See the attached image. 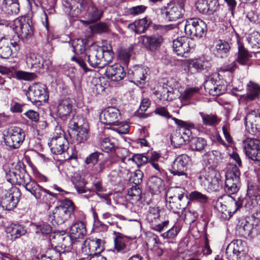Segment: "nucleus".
Instances as JSON below:
<instances>
[{
    "label": "nucleus",
    "mask_w": 260,
    "mask_h": 260,
    "mask_svg": "<svg viewBox=\"0 0 260 260\" xmlns=\"http://www.w3.org/2000/svg\"><path fill=\"white\" fill-rule=\"evenodd\" d=\"M12 174L14 175L13 178H9L8 174H7V180L13 183L16 182L19 185H22L39 202L50 205L55 201V194L43 188L35 181L32 180L30 176L24 169L16 170L15 172L11 173Z\"/></svg>",
    "instance_id": "obj_1"
},
{
    "label": "nucleus",
    "mask_w": 260,
    "mask_h": 260,
    "mask_svg": "<svg viewBox=\"0 0 260 260\" xmlns=\"http://www.w3.org/2000/svg\"><path fill=\"white\" fill-rule=\"evenodd\" d=\"M120 117L119 110L114 107L107 108L102 112L100 116L102 123L110 125L111 129L120 134H126L128 132L129 126L125 122L119 121Z\"/></svg>",
    "instance_id": "obj_2"
},
{
    "label": "nucleus",
    "mask_w": 260,
    "mask_h": 260,
    "mask_svg": "<svg viewBox=\"0 0 260 260\" xmlns=\"http://www.w3.org/2000/svg\"><path fill=\"white\" fill-rule=\"evenodd\" d=\"M75 205L73 202L64 199L60 202L59 206L56 207L49 214V220L53 224H61L66 222L73 214Z\"/></svg>",
    "instance_id": "obj_3"
},
{
    "label": "nucleus",
    "mask_w": 260,
    "mask_h": 260,
    "mask_svg": "<svg viewBox=\"0 0 260 260\" xmlns=\"http://www.w3.org/2000/svg\"><path fill=\"white\" fill-rule=\"evenodd\" d=\"M172 119L180 127L176 129L171 136V141L174 147L178 148L190 140L191 132L190 128L193 127L194 125L191 122L183 121L176 118Z\"/></svg>",
    "instance_id": "obj_4"
},
{
    "label": "nucleus",
    "mask_w": 260,
    "mask_h": 260,
    "mask_svg": "<svg viewBox=\"0 0 260 260\" xmlns=\"http://www.w3.org/2000/svg\"><path fill=\"white\" fill-rule=\"evenodd\" d=\"M201 185L208 191H216L222 185L220 173L209 168L201 173L199 177Z\"/></svg>",
    "instance_id": "obj_5"
},
{
    "label": "nucleus",
    "mask_w": 260,
    "mask_h": 260,
    "mask_svg": "<svg viewBox=\"0 0 260 260\" xmlns=\"http://www.w3.org/2000/svg\"><path fill=\"white\" fill-rule=\"evenodd\" d=\"M21 192L17 187H12L9 189H0V206L4 210H12L18 204Z\"/></svg>",
    "instance_id": "obj_6"
},
{
    "label": "nucleus",
    "mask_w": 260,
    "mask_h": 260,
    "mask_svg": "<svg viewBox=\"0 0 260 260\" xmlns=\"http://www.w3.org/2000/svg\"><path fill=\"white\" fill-rule=\"evenodd\" d=\"M245 242L236 240L231 242L221 255H217L214 260H239L245 254Z\"/></svg>",
    "instance_id": "obj_7"
},
{
    "label": "nucleus",
    "mask_w": 260,
    "mask_h": 260,
    "mask_svg": "<svg viewBox=\"0 0 260 260\" xmlns=\"http://www.w3.org/2000/svg\"><path fill=\"white\" fill-rule=\"evenodd\" d=\"M160 211L158 206H150L145 214V219L151 225L152 229L159 232L167 227L169 223L168 218H163L160 215Z\"/></svg>",
    "instance_id": "obj_8"
},
{
    "label": "nucleus",
    "mask_w": 260,
    "mask_h": 260,
    "mask_svg": "<svg viewBox=\"0 0 260 260\" xmlns=\"http://www.w3.org/2000/svg\"><path fill=\"white\" fill-rule=\"evenodd\" d=\"M240 172L236 165L228 168L225 175L224 190L229 194H234L239 190L240 187Z\"/></svg>",
    "instance_id": "obj_9"
},
{
    "label": "nucleus",
    "mask_w": 260,
    "mask_h": 260,
    "mask_svg": "<svg viewBox=\"0 0 260 260\" xmlns=\"http://www.w3.org/2000/svg\"><path fill=\"white\" fill-rule=\"evenodd\" d=\"M69 127L78 143H83L87 140L88 125L86 122H84L82 118L78 119L77 117H73L69 122Z\"/></svg>",
    "instance_id": "obj_10"
},
{
    "label": "nucleus",
    "mask_w": 260,
    "mask_h": 260,
    "mask_svg": "<svg viewBox=\"0 0 260 260\" xmlns=\"http://www.w3.org/2000/svg\"><path fill=\"white\" fill-rule=\"evenodd\" d=\"M256 185L248 184L247 191L245 196V207L249 210H254L256 216L260 219V194Z\"/></svg>",
    "instance_id": "obj_11"
},
{
    "label": "nucleus",
    "mask_w": 260,
    "mask_h": 260,
    "mask_svg": "<svg viewBox=\"0 0 260 260\" xmlns=\"http://www.w3.org/2000/svg\"><path fill=\"white\" fill-rule=\"evenodd\" d=\"M25 135L24 131L19 127L12 126L8 128L5 136L6 145L12 149H17L22 144Z\"/></svg>",
    "instance_id": "obj_12"
},
{
    "label": "nucleus",
    "mask_w": 260,
    "mask_h": 260,
    "mask_svg": "<svg viewBox=\"0 0 260 260\" xmlns=\"http://www.w3.org/2000/svg\"><path fill=\"white\" fill-rule=\"evenodd\" d=\"M53 239L54 240L52 241V244L56 245L54 249L59 255L70 252L73 244L79 245V244L75 242V240L73 239L70 235H64L56 233L53 236Z\"/></svg>",
    "instance_id": "obj_13"
},
{
    "label": "nucleus",
    "mask_w": 260,
    "mask_h": 260,
    "mask_svg": "<svg viewBox=\"0 0 260 260\" xmlns=\"http://www.w3.org/2000/svg\"><path fill=\"white\" fill-rule=\"evenodd\" d=\"M26 95L32 103L46 102L49 98L46 86L41 83H34L30 86Z\"/></svg>",
    "instance_id": "obj_14"
},
{
    "label": "nucleus",
    "mask_w": 260,
    "mask_h": 260,
    "mask_svg": "<svg viewBox=\"0 0 260 260\" xmlns=\"http://www.w3.org/2000/svg\"><path fill=\"white\" fill-rule=\"evenodd\" d=\"M184 30L186 35L191 38H200L205 34L206 30V25L201 19H190L186 21Z\"/></svg>",
    "instance_id": "obj_15"
},
{
    "label": "nucleus",
    "mask_w": 260,
    "mask_h": 260,
    "mask_svg": "<svg viewBox=\"0 0 260 260\" xmlns=\"http://www.w3.org/2000/svg\"><path fill=\"white\" fill-rule=\"evenodd\" d=\"M51 152L54 154H61L69 148V143L63 132H56L48 142Z\"/></svg>",
    "instance_id": "obj_16"
},
{
    "label": "nucleus",
    "mask_w": 260,
    "mask_h": 260,
    "mask_svg": "<svg viewBox=\"0 0 260 260\" xmlns=\"http://www.w3.org/2000/svg\"><path fill=\"white\" fill-rule=\"evenodd\" d=\"M82 252L85 255H91L101 253L104 250V242L101 239L90 237L80 245Z\"/></svg>",
    "instance_id": "obj_17"
},
{
    "label": "nucleus",
    "mask_w": 260,
    "mask_h": 260,
    "mask_svg": "<svg viewBox=\"0 0 260 260\" xmlns=\"http://www.w3.org/2000/svg\"><path fill=\"white\" fill-rule=\"evenodd\" d=\"M14 29L18 37L21 38H28L32 36L34 29L32 21L27 17H20L14 20Z\"/></svg>",
    "instance_id": "obj_18"
},
{
    "label": "nucleus",
    "mask_w": 260,
    "mask_h": 260,
    "mask_svg": "<svg viewBox=\"0 0 260 260\" xmlns=\"http://www.w3.org/2000/svg\"><path fill=\"white\" fill-rule=\"evenodd\" d=\"M184 12V5L182 3L169 4L160 9L161 14L170 21H176L181 18Z\"/></svg>",
    "instance_id": "obj_19"
},
{
    "label": "nucleus",
    "mask_w": 260,
    "mask_h": 260,
    "mask_svg": "<svg viewBox=\"0 0 260 260\" xmlns=\"http://www.w3.org/2000/svg\"><path fill=\"white\" fill-rule=\"evenodd\" d=\"M243 143L246 155L254 161L260 162V140L248 138Z\"/></svg>",
    "instance_id": "obj_20"
},
{
    "label": "nucleus",
    "mask_w": 260,
    "mask_h": 260,
    "mask_svg": "<svg viewBox=\"0 0 260 260\" xmlns=\"http://www.w3.org/2000/svg\"><path fill=\"white\" fill-rule=\"evenodd\" d=\"M218 75L215 74L209 77L204 83V88L207 92L213 96H217L223 93L226 90V85L222 81L217 80Z\"/></svg>",
    "instance_id": "obj_21"
},
{
    "label": "nucleus",
    "mask_w": 260,
    "mask_h": 260,
    "mask_svg": "<svg viewBox=\"0 0 260 260\" xmlns=\"http://www.w3.org/2000/svg\"><path fill=\"white\" fill-rule=\"evenodd\" d=\"M191 159L186 154L179 155L173 161L170 172L174 175L187 176L185 171L191 164Z\"/></svg>",
    "instance_id": "obj_22"
},
{
    "label": "nucleus",
    "mask_w": 260,
    "mask_h": 260,
    "mask_svg": "<svg viewBox=\"0 0 260 260\" xmlns=\"http://www.w3.org/2000/svg\"><path fill=\"white\" fill-rule=\"evenodd\" d=\"M85 59L92 68H102V47L92 45L87 49Z\"/></svg>",
    "instance_id": "obj_23"
},
{
    "label": "nucleus",
    "mask_w": 260,
    "mask_h": 260,
    "mask_svg": "<svg viewBox=\"0 0 260 260\" xmlns=\"http://www.w3.org/2000/svg\"><path fill=\"white\" fill-rule=\"evenodd\" d=\"M191 41L185 37L177 38L173 42L174 51L178 56L187 57L191 49L190 43Z\"/></svg>",
    "instance_id": "obj_24"
},
{
    "label": "nucleus",
    "mask_w": 260,
    "mask_h": 260,
    "mask_svg": "<svg viewBox=\"0 0 260 260\" xmlns=\"http://www.w3.org/2000/svg\"><path fill=\"white\" fill-rule=\"evenodd\" d=\"M246 94L239 95V101L247 104L260 98V86L255 82L249 81L246 86Z\"/></svg>",
    "instance_id": "obj_25"
},
{
    "label": "nucleus",
    "mask_w": 260,
    "mask_h": 260,
    "mask_svg": "<svg viewBox=\"0 0 260 260\" xmlns=\"http://www.w3.org/2000/svg\"><path fill=\"white\" fill-rule=\"evenodd\" d=\"M178 85V82L174 79H171L167 84L164 85L160 90L156 91L154 93L160 101H171L173 99L174 88Z\"/></svg>",
    "instance_id": "obj_26"
},
{
    "label": "nucleus",
    "mask_w": 260,
    "mask_h": 260,
    "mask_svg": "<svg viewBox=\"0 0 260 260\" xmlns=\"http://www.w3.org/2000/svg\"><path fill=\"white\" fill-rule=\"evenodd\" d=\"M245 124L247 128L251 129L250 133L252 134L260 131V110L255 109L247 113Z\"/></svg>",
    "instance_id": "obj_27"
},
{
    "label": "nucleus",
    "mask_w": 260,
    "mask_h": 260,
    "mask_svg": "<svg viewBox=\"0 0 260 260\" xmlns=\"http://www.w3.org/2000/svg\"><path fill=\"white\" fill-rule=\"evenodd\" d=\"M188 68H192L197 72H208L212 66V60L208 56H203L199 58L189 60Z\"/></svg>",
    "instance_id": "obj_28"
},
{
    "label": "nucleus",
    "mask_w": 260,
    "mask_h": 260,
    "mask_svg": "<svg viewBox=\"0 0 260 260\" xmlns=\"http://www.w3.org/2000/svg\"><path fill=\"white\" fill-rule=\"evenodd\" d=\"M149 69L147 67L142 66H136L128 72L129 75L133 76L134 82L143 87L146 83V80L148 75Z\"/></svg>",
    "instance_id": "obj_29"
},
{
    "label": "nucleus",
    "mask_w": 260,
    "mask_h": 260,
    "mask_svg": "<svg viewBox=\"0 0 260 260\" xmlns=\"http://www.w3.org/2000/svg\"><path fill=\"white\" fill-rule=\"evenodd\" d=\"M218 0H198L196 3V9L203 14L212 15L219 8Z\"/></svg>",
    "instance_id": "obj_30"
},
{
    "label": "nucleus",
    "mask_w": 260,
    "mask_h": 260,
    "mask_svg": "<svg viewBox=\"0 0 260 260\" xmlns=\"http://www.w3.org/2000/svg\"><path fill=\"white\" fill-rule=\"evenodd\" d=\"M87 231L85 223L81 221H77L70 227V235L79 246L84 241V237L86 235Z\"/></svg>",
    "instance_id": "obj_31"
},
{
    "label": "nucleus",
    "mask_w": 260,
    "mask_h": 260,
    "mask_svg": "<svg viewBox=\"0 0 260 260\" xmlns=\"http://www.w3.org/2000/svg\"><path fill=\"white\" fill-rule=\"evenodd\" d=\"M139 43L151 50L157 49L163 42L161 35L155 34L150 36H141L139 38Z\"/></svg>",
    "instance_id": "obj_32"
},
{
    "label": "nucleus",
    "mask_w": 260,
    "mask_h": 260,
    "mask_svg": "<svg viewBox=\"0 0 260 260\" xmlns=\"http://www.w3.org/2000/svg\"><path fill=\"white\" fill-rule=\"evenodd\" d=\"M73 109V101L69 98L60 100L58 103L56 114L61 119L64 120L70 116Z\"/></svg>",
    "instance_id": "obj_33"
},
{
    "label": "nucleus",
    "mask_w": 260,
    "mask_h": 260,
    "mask_svg": "<svg viewBox=\"0 0 260 260\" xmlns=\"http://www.w3.org/2000/svg\"><path fill=\"white\" fill-rule=\"evenodd\" d=\"M143 174L141 171H137L134 176L133 183L135 184L127 189V197L128 200L138 201L140 199L141 190L139 184L141 182Z\"/></svg>",
    "instance_id": "obj_34"
},
{
    "label": "nucleus",
    "mask_w": 260,
    "mask_h": 260,
    "mask_svg": "<svg viewBox=\"0 0 260 260\" xmlns=\"http://www.w3.org/2000/svg\"><path fill=\"white\" fill-rule=\"evenodd\" d=\"M19 49L18 44L9 40L2 38L0 40V57L8 58L13 53Z\"/></svg>",
    "instance_id": "obj_35"
},
{
    "label": "nucleus",
    "mask_w": 260,
    "mask_h": 260,
    "mask_svg": "<svg viewBox=\"0 0 260 260\" xmlns=\"http://www.w3.org/2000/svg\"><path fill=\"white\" fill-rule=\"evenodd\" d=\"M120 151L121 153L126 154L121 157V161L124 163L126 164L128 161H132L140 167L145 165L148 161V157L144 154H136L131 156L129 155H127L128 151L126 149H121Z\"/></svg>",
    "instance_id": "obj_36"
},
{
    "label": "nucleus",
    "mask_w": 260,
    "mask_h": 260,
    "mask_svg": "<svg viewBox=\"0 0 260 260\" xmlns=\"http://www.w3.org/2000/svg\"><path fill=\"white\" fill-rule=\"evenodd\" d=\"M230 49V46L229 43L221 40L215 41L211 48L213 54L218 58H223L227 56Z\"/></svg>",
    "instance_id": "obj_37"
},
{
    "label": "nucleus",
    "mask_w": 260,
    "mask_h": 260,
    "mask_svg": "<svg viewBox=\"0 0 260 260\" xmlns=\"http://www.w3.org/2000/svg\"><path fill=\"white\" fill-rule=\"evenodd\" d=\"M106 75L111 80L119 81L125 77L126 73L124 71L123 68L119 64L116 63L107 68Z\"/></svg>",
    "instance_id": "obj_38"
},
{
    "label": "nucleus",
    "mask_w": 260,
    "mask_h": 260,
    "mask_svg": "<svg viewBox=\"0 0 260 260\" xmlns=\"http://www.w3.org/2000/svg\"><path fill=\"white\" fill-rule=\"evenodd\" d=\"M131 242L128 237L118 233L114 239V248L117 252L127 253L130 250L129 244Z\"/></svg>",
    "instance_id": "obj_39"
},
{
    "label": "nucleus",
    "mask_w": 260,
    "mask_h": 260,
    "mask_svg": "<svg viewBox=\"0 0 260 260\" xmlns=\"http://www.w3.org/2000/svg\"><path fill=\"white\" fill-rule=\"evenodd\" d=\"M0 8L4 13L12 15L19 12L18 0H0Z\"/></svg>",
    "instance_id": "obj_40"
},
{
    "label": "nucleus",
    "mask_w": 260,
    "mask_h": 260,
    "mask_svg": "<svg viewBox=\"0 0 260 260\" xmlns=\"http://www.w3.org/2000/svg\"><path fill=\"white\" fill-rule=\"evenodd\" d=\"M26 62L28 67L39 73L42 72V68L45 67L44 59L41 55L37 54L30 53L27 57Z\"/></svg>",
    "instance_id": "obj_41"
},
{
    "label": "nucleus",
    "mask_w": 260,
    "mask_h": 260,
    "mask_svg": "<svg viewBox=\"0 0 260 260\" xmlns=\"http://www.w3.org/2000/svg\"><path fill=\"white\" fill-rule=\"evenodd\" d=\"M188 203V199H185V200L182 201L167 200L166 206L168 209L177 214L178 217H180Z\"/></svg>",
    "instance_id": "obj_42"
},
{
    "label": "nucleus",
    "mask_w": 260,
    "mask_h": 260,
    "mask_svg": "<svg viewBox=\"0 0 260 260\" xmlns=\"http://www.w3.org/2000/svg\"><path fill=\"white\" fill-rule=\"evenodd\" d=\"M253 225L250 221L249 218L242 219L239 221L237 226V231L241 237L249 236L253 230Z\"/></svg>",
    "instance_id": "obj_43"
},
{
    "label": "nucleus",
    "mask_w": 260,
    "mask_h": 260,
    "mask_svg": "<svg viewBox=\"0 0 260 260\" xmlns=\"http://www.w3.org/2000/svg\"><path fill=\"white\" fill-rule=\"evenodd\" d=\"M185 189L181 187L170 188L166 193V201L185 200V199H188L187 196H185Z\"/></svg>",
    "instance_id": "obj_44"
},
{
    "label": "nucleus",
    "mask_w": 260,
    "mask_h": 260,
    "mask_svg": "<svg viewBox=\"0 0 260 260\" xmlns=\"http://www.w3.org/2000/svg\"><path fill=\"white\" fill-rule=\"evenodd\" d=\"M7 234L9 235L12 240H14L25 235L26 231L24 228L19 224L12 223L6 229Z\"/></svg>",
    "instance_id": "obj_45"
},
{
    "label": "nucleus",
    "mask_w": 260,
    "mask_h": 260,
    "mask_svg": "<svg viewBox=\"0 0 260 260\" xmlns=\"http://www.w3.org/2000/svg\"><path fill=\"white\" fill-rule=\"evenodd\" d=\"M150 21L146 18L136 20L134 23L128 25V29L140 34L144 32L149 27Z\"/></svg>",
    "instance_id": "obj_46"
},
{
    "label": "nucleus",
    "mask_w": 260,
    "mask_h": 260,
    "mask_svg": "<svg viewBox=\"0 0 260 260\" xmlns=\"http://www.w3.org/2000/svg\"><path fill=\"white\" fill-rule=\"evenodd\" d=\"M251 57L250 53L242 44H239L238 56L236 60L237 63L238 62L242 66H249L251 63Z\"/></svg>",
    "instance_id": "obj_47"
},
{
    "label": "nucleus",
    "mask_w": 260,
    "mask_h": 260,
    "mask_svg": "<svg viewBox=\"0 0 260 260\" xmlns=\"http://www.w3.org/2000/svg\"><path fill=\"white\" fill-rule=\"evenodd\" d=\"M86 41L83 39H76L69 42L67 44L72 48V50L76 54H83L86 53L87 49H86Z\"/></svg>",
    "instance_id": "obj_48"
},
{
    "label": "nucleus",
    "mask_w": 260,
    "mask_h": 260,
    "mask_svg": "<svg viewBox=\"0 0 260 260\" xmlns=\"http://www.w3.org/2000/svg\"><path fill=\"white\" fill-rule=\"evenodd\" d=\"M71 181L78 193H85L88 190L85 187L87 182L79 174L75 173Z\"/></svg>",
    "instance_id": "obj_49"
},
{
    "label": "nucleus",
    "mask_w": 260,
    "mask_h": 260,
    "mask_svg": "<svg viewBox=\"0 0 260 260\" xmlns=\"http://www.w3.org/2000/svg\"><path fill=\"white\" fill-rule=\"evenodd\" d=\"M116 140L112 138H104L101 140L100 147L106 153L114 152L116 149Z\"/></svg>",
    "instance_id": "obj_50"
},
{
    "label": "nucleus",
    "mask_w": 260,
    "mask_h": 260,
    "mask_svg": "<svg viewBox=\"0 0 260 260\" xmlns=\"http://www.w3.org/2000/svg\"><path fill=\"white\" fill-rule=\"evenodd\" d=\"M113 57L114 53L111 45L102 47V68L110 62Z\"/></svg>",
    "instance_id": "obj_51"
},
{
    "label": "nucleus",
    "mask_w": 260,
    "mask_h": 260,
    "mask_svg": "<svg viewBox=\"0 0 260 260\" xmlns=\"http://www.w3.org/2000/svg\"><path fill=\"white\" fill-rule=\"evenodd\" d=\"M204 158L211 168L215 167L221 159V153L217 150L210 151L204 154Z\"/></svg>",
    "instance_id": "obj_52"
},
{
    "label": "nucleus",
    "mask_w": 260,
    "mask_h": 260,
    "mask_svg": "<svg viewBox=\"0 0 260 260\" xmlns=\"http://www.w3.org/2000/svg\"><path fill=\"white\" fill-rule=\"evenodd\" d=\"M203 124L206 126H213L218 123L219 119L216 115L208 114L202 112H199Z\"/></svg>",
    "instance_id": "obj_53"
},
{
    "label": "nucleus",
    "mask_w": 260,
    "mask_h": 260,
    "mask_svg": "<svg viewBox=\"0 0 260 260\" xmlns=\"http://www.w3.org/2000/svg\"><path fill=\"white\" fill-rule=\"evenodd\" d=\"M190 141V147L192 150L200 151L204 149L207 145L205 139L199 137L192 138Z\"/></svg>",
    "instance_id": "obj_54"
},
{
    "label": "nucleus",
    "mask_w": 260,
    "mask_h": 260,
    "mask_svg": "<svg viewBox=\"0 0 260 260\" xmlns=\"http://www.w3.org/2000/svg\"><path fill=\"white\" fill-rule=\"evenodd\" d=\"M260 37L259 32L253 31L250 33L247 37L246 40L252 48H259V42Z\"/></svg>",
    "instance_id": "obj_55"
},
{
    "label": "nucleus",
    "mask_w": 260,
    "mask_h": 260,
    "mask_svg": "<svg viewBox=\"0 0 260 260\" xmlns=\"http://www.w3.org/2000/svg\"><path fill=\"white\" fill-rule=\"evenodd\" d=\"M189 197L190 200L205 204L208 202V197L198 191H193L189 193Z\"/></svg>",
    "instance_id": "obj_56"
},
{
    "label": "nucleus",
    "mask_w": 260,
    "mask_h": 260,
    "mask_svg": "<svg viewBox=\"0 0 260 260\" xmlns=\"http://www.w3.org/2000/svg\"><path fill=\"white\" fill-rule=\"evenodd\" d=\"M35 232L37 234H41L42 235H47L52 231L51 226L48 223L41 222L35 224Z\"/></svg>",
    "instance_id": "obj_57"
},
{
    "label": "nucleus",
    "mask_w": 260,
    "mask_h": 260,
    "mask_svg": "<svg viewBox=\"0 0 260 260\" xmlns=\"http://www.w3.org/2000/svg\"><path fill=\"white\" fill-rule=\"evenodd\" d=\"M148 157V162L150 165L153 167L158 172H161L162 170L158 164V160L160 157L159 153L154 151L151 153V155Z\"/></svg>",
    "instance_id": "obj_58"
},
{
    "label": "nucleus",
    "mask_w": 260,
    "mask_h": 260,
    "mask_svg": "<svg viewBox=\"0 0 260 260\" xmlns=\"http://www.w3.org/2000/svg\"><path fill=\"white\" fill-rule=\"evenodd\" d=\"M245 200V197L242 199H239L236 201L234 198H232L231 200L229 203V213L230 214L235 213L242 205L245 207V203L244 201Z\"/></svg>",
    "instance_id": "obj_59"
},
{
    "label": "nucleus",
    "mask_w": 260,
    "mask_h": 260,
    "mask_svg": "<svg viewBox=\"0 0 260 260\" xmlns=\"http://www.w3.org/2000/svg\"><path fill=\"white\" fill-rule=\"evenodd\" d=\"M112 163V161L109 158H105L104 160L101 161L99 164L94 167V168L93 169V173L98 174L102 172Z\"/></svg>",
    "instance_id": "obj_60"
},
{
    "label": "nucleus",
    "mask_w": 260,
    "mask_h": 260,
    "mask_svg": "<svg viewBox=\"0 0 260 260\" xmlns=\"http://www.w3.org/2000/svg\"><path fill=\"white\" fill-rule=\"evenodd\" d=\"M181 230V227L178 225H174L169 230L162 234V236L165 238L173 239L178 235Z\"/></svg>",
    "instance_id": "obj_61"
},
{
    "label": "nucleus",
    "mask_w": 260,
    "mask_h": 260,
    "mask_svg": "<svg viewBox=\"0 0 260 260\" xmlns=\"http://www.w3.org/2000/svg\"><path fill=\"white\" fill-rule=\"evenodd\" d=\"M199 91V89L197 87H188L181 93L180 97L182 100H187L194 94L198 93Z\"/></svg>",
    "instance_id": "obj_62"
},
{
    "label": "nucleus",
    "mask_w": 260,
    "mask_h": 260,
    "mask_svg": "<svg viewBox=\"0 0 260 260\" xmlns=\"http://www.w3.org/2000/svg\"><path fill=\"white\" fill-rule=\"evenodd\" d=\"M71 60L76 62L79 66L83 69L84 72L86 73L89 71V69L85 63V55L81 56L72 57Z\"/></svg>",
    "instance_id": "obj_63"
},
{
    "label": "nucleus",
    "mask_w": 260,
    "mask_h": 260,
    "mask_svg": "<svg viewBox=\"0 0 260 260\" xmlns=\"http://www.w3.org/2000/svg\"><path fill=\"white\" fill-rule=\"evenodd\" d=\"M16 76L18 79L30 80L34 79L36 77V75L32 73L19 71L16 73Z\"/></svg>",
    "instance_id": "obj_64"
}]
</instances>
